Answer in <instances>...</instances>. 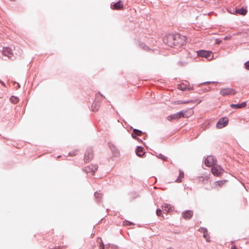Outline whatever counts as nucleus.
<instances>
[{"mask_svg":"<svg viewBox=\"0 0 249 249\" xmlns=\"http://www.w3.org/2000/svg\"><path fill=\"white\" fill-rule=\"evenodd\" d=\"M163 41L169 47H180L186 43V37L179 34H169L164 37Z\"/></svg>","mask_w":249,"mask_h":249,"instance_id":"1","label":"nucleus"},{"mask_svg":"<svg viewBox=\"0 0 249 249\" xmlns=\"http://www.w3.org/2000/svg\"><path fill=\"white\" fill-rule=\"evenodd\" d=\"M211 171L213 174L217 177L221 176L224 172V169H222L220 165H216L212 167Z\"/></svg>","mask_w":249,"mask_h":249,"instance_id":"2","label":"nucleus"},{"mask_svg":"<svg viewBox=\"0 0 249 249\" xmlns=\"http://www.w3.org/2000/svg\"><path fill=\"white\" fill-rule=\"evenodd\" d=\"M185 117L184 112L181 111L177 112L175 114L170 115L167 117V119L169 121H172L173 120H178L181 118Z\"/></svg>","mask_w":249,"mask_h":249,"instance_id":"3","label":"nucleus"},{"mask_svg":"<svg viewBox=\"0 0 249 249\" xmlns=\"http://www.w3.org/2000/svg\"><path fill=\"white\" fill-rule=\"evenodd\" d=\"M236 93L235 89L229 88L222 89L220 91V94L223 96L234 95Z\"/></svg>","mask_w":249,"mask_h":249,"instance_id":"4","label":"nucleus"},{"mask_svg":"<svg viewBox=\"0 0 249 249\" xmlns=\"http://www.w3.org/2000/svg\"><path fill=\"white\" fill-rule=\"evenodd\" d=\"M205 164L208 167H213L216 163V159L212 156H208L205 160Z\"/></svg>","mask_w":249,"mask_h":249,"instance_id":"5","label":"nucleus"},{"mask_svg":"<svg viewBox=\"0 0 249 249\" xmlns=\"http://www.w3.org/2000/svg\"><path fill=\"white\" fill-rule=\"evenodd\" d=\"M229 119L227 117L222 118L219 119L216 124V127L218 128H222L227 125Z\"/></svg>","mask_w":249,"mask_h":249,"instance_id":"6","label":"nucleus"},{"mask_svg":"<svg viewBox=\"0 0 249 249\" xmlns=\"http://www.w3.org/2000/svg\"><path fill=\"white\" fill-rule=\"evenodd\" d=\"M212 53V52L205 50H200L197 52V54L198 56L206 58H209Z\"/></svg>","mask_w":249,"mask_h":249,"instance_id":"7","label":"nucleus"},{"mask_svg":"<svg viewBox=\"0 0 249 249\" xmlns=\"http://www.w3.org/2000/svg\"><path fill=\"white\" fill-rule=\"evenodd\" d=\"M111 8L114 10H122L124 9V4L122 1L120 0L117 3H112Z\"/></svg>","mask_w":249,"mask_h":249,"instance_id":"8","label":"nucleus"},{"mask_svg":"<svg viewBox=\"0 0 249 249\" xmlns=\"http://www.w3.org/2000/svg\"><path fill=\"white\" fill-rule=\"evenodd\" d=\"M93 155L92 151L91 149H89L86 151L85 155L84 160L86 162H89L93 159Z\"/></svg>","mask_w":249,"mask_h":249,"instance_id":"9","label":"nucleus"},{"mask_svg":"<svg viewBox=\"0 0 249 249\" xmlns=\"http://www.w3.org/2000/svg\"><path fill=\"white\" fill-rule=\"evenodd\" d=\"M2 54L9 58L11 57L13 55L12 50L9 47H4L3 48Z\"/></svg>","mask_w":249,"mask_h":249,"instance_id":"10","label":"nucleus"},{"mask_svg":"<svg viewBox=\"0 0 249 249\" xmlns=\"http://www.w3.org/2000/svg\"><path fill=\"white\" fill-rule=\"evenodd\" d=\"M193 214L194 213L193 211L191 210H187L182 213L183 218L185 219H189L191 218L193 216Z\"/></svg>","mask_w":249,"mask_h":249,"instance_id":"11","label":"nucleus"},{"mask_svg":"<svg viewBox=\"0 0 249 249\" xmlns=\"http://www.w3.org/2000/svg\"><path fill=\"white\" fill-rule=\"evenodd\" d=\"M98 166L97 165H92L91 167H88L86 168V170L87 172L90 174L91 176L94 175V172L97 170Z\"/></svg>","mask_w":249,"mask_h":249,"instance_id":"12","label":"nucleus"},{"mask_svg":"<svg viewBox=\"0 0 249 249\" xmlns=\"http://www.w3.org/2000/svg\"><path fill=\"white\" fill-rule=\"evenodd\" d=\"M226 182V180H219L215 181L213 184V188H217L218 187H222Z\"/></svg>","mask_w":249,"mask_h":249,"instance_id":"13","label":"nucleus"},{"mask_svg":"<svg viewBox=\"0 0 249 249\" xmlns=\"http://www.w3.org/2000/svg\"><path fill=\"white\" fill-rule=\"evenodd\" d=\"M246 106H247L246 102H243L241 104H232L230 105L231 107L232 108H235V109L244 108L246 107Z\"/></svg>","mask_w":249,"mask_h":249,"instance_id":"14","label":"nucleus"},{"mask_svg":"<svg viewBox=\"0 0 249 249\" xmlns=\"http://www.w3.org/2000/svg\"><path fill=\"white\" fill-rule=\"evenodd\" d=\"M162 209L166 213H171L173 209V207L171 206L170 205L164 204L162 206Z\"/></svg>","mask_w":249,"mask_h":249,"instance_id":"15","label":"nucleus"},{"mask_svg":"<svg viewBox=\"0 0 249 249\" xmlns=\"http://www.w3.org/2000/svg\"><path fill=\"white\" fill-rule=\"evenodd\" d=\"M235 12L239 15L244 16L247 14V10L246 8L242 7L241 9H236Z\"/></svg>","mask_w":249,"mask_h":249,"instance_id":"16","label":"nucleus"},{"mask_svg":"<svg viewBox=\"0 0 249 249\" xmlns=\"http://www.w3.org/2000/svg\"><path fill=\"white\" fill-rule=\"evenodd\" d=\"M136 154L139 157L142 156L144 154L143 148L141 147H138L136 149Z\"/></svg>","mask_w":249,"mask_h":249,"instance_id":"17","label":"nucleus"},{"mask_svg":"<svg viewBox=\"0 0 249 249\" xmlns=\"http://www.w3.org/2000/svg\"><path fill=\"white\" fill-rule=\"evenodd\" d=\"M184 178V173L182 171H179L178 178L176 180V182L179 183L182 181V179Z\"/></svg>","mask_w":249,"mask_h":249,"instance_id":"18","label":"nucleus"},{"mask_svg":"<svg viewBox=\"0 0 249 249\" xmlns=\"http://www.w3.org/2000/svg\"><path fill=\"white\" fill-rule=\"evenodd\" d=\"M178 88L181 90H192L193 89V87H187L186 86H184V85H179L178 86Z\"/></svg>","mask_w":249,"mask_h":249,"instance_id":"19","label":"nucleus"},{"mask_svg":"<svg viewBox=\"0 0 249 249\" xmlns=\"http://www.w3.org/2000/svg\"><path fill=\"white\" fill-rule=\"evenodd\" d=\"M100 105L98 103H93L91 108L92 111H97L99 109Z\"/></svg>","mask_w":249,"mask_h":249,"instance_id":"20","label":"nucleus"},{"mask_svg":"<svg viewBox=\"0 0 249 249\" xmlns=\"http://www.w3.org/2000/svg\"><path fill=\"white\" fill-rule=\"evenodd\" d=\"M203 237L206 239L207 242H210V236L208 231L206 229H204L203 231Z\"/></svg>","mask_w":249,"mask_h":249,"instance_id":"21","label":"nucleus"},{"mask_svg":"<svg viewBox=\"0 0 249 249\" xmlns=\"http://www.w3.org/2000/svg\"><path fill=\"white\" fill-rule=\"evenodd\" d=\"M10 101L12 103L17 104L18 102V99L15 96H12L10 98Z\"/></svg>","mask_w":249,"mask_h":249,"instance_id":"22","label":"nucleus"},{"mask_svg":"<svg viewBox=\"0 0 249 249\" xmlns=\"http://www.w3.org/2000/svg\"><path fill=\"white\" fill-rule=\"evenodd\" d=\"M134 134L137 136H141L142 134V131L137 129H134L133 134H132V136L134 137Z\"/></svg>","mask_w":249,"mask_h":249,"instance_id":"23","label":"nucleus"},{"mask_svg":"<svg viewBox=\"0 0 249 249\" xmlns=\"http://www.w3.org/2000/svg\"><path fill=\"white\" fill-rule=\"evenodd\" d=\"M95 196L99 200L102 197V195L101 193L96 192L95 193Z\"/></svg>","mask_w":249,"mask_h":249,"instance_id":"24","label":"nucleus"},{"mask_svg":"<svg viewBox=\"0 0 249 249\" xmlns=\"http://www.w3.org/2000/svg\"><path fill=\"white\" fill-rule=\"evenodd\" d=\"M156 214L158 216H162V217H163V216L162 215L161 210L160 209L157 210Z\"/></svg>","mask_w":249,"mask_h":249,"instance_id":"25","label":"nucleus"},{"mask_svg":"<svg viewBox=\"0 0 249 249\" xmlns=\"http://www.w3.org/2000/svg\"><path fill=\"white\" fill-rule=\"evenodd\" d=\"M245 66L246 69L249 70V61L245 63Z\"/></svg>","mask_w":249,"mask_h":249,"instance_id":"26","label":"nucleus"},{"mask_svg":"<svg viewBox=\"0 0 249 249\" xmlns=\"http://www.w3.org/2000/svg\"><path fill=\"white\" fill-rule=\"evenodd\" d=\"M124 224L126 225H133V224L131 222H128V221H124Z\"/></svg>","mask_w":249,"mask_h":249,"instance_id":"27","label":"nucleus"},{"mask_svg":"<svg viewBox=\"0 0 249 249\" xmlns=\"http://www.w3.org/2000/svg\"><path fill=\"white\" fill-rule=\"evenodd\" d=\"M99 249H104V245L103 243H101L99 245Z\"/></svg>","mask_w":249,"mask_h":249,"instance_id":"28","label":"nucleus"},{"mask_svg":"<svg viewBox=\"0 0 249 249\" xmlns=\"http://www.w3.org/2000/svg\"><path fill=\"white\" fill-rule=\"evenodd\" d=\"M193 102V101H187L182 102L181 103H180V104H188L190 103H192Z\"/></svg>","mask_w":249,"mask_h":249,"instance_id":"29","label":"nucleus"},{"mask_svg":"<svg viewBox=\"0 0 249 249\" xmlns=\"http://www.w3.org/2000/svg\"><path fill=\"white\" fill-rule=\"evenodd\" d=\"M160 158H161L163 160H167V157H162L161 155H160Z\"/></svg>","mask_w":249,"mask_h":249,"instance_id":"30","label":"nucleus"},{"mask_svg":"<svg viewBox=\"0 0 249 249\" xmlns=\"http://www.w3.org/2000/svg\"><path fill=\"white\" fill-rule=\"evenodd\" d=\"M221 42H222V41H221V40H218V39H216V43L217 44H220V43H221Z\"/></svg>","mask_w":249,"mask_h":249,"instance_id":"31","label":"nucleus"},{"mask_svg":"<svg viewBox=\"0 0 249 249\" xmlns=\"http://www.w3.org/2000/svg\"><path fill=\"white\" fill-rule=\"evenodd\" d=\"M230 38H231V36H227L224 37V40H228V39H230Z\"/></svg>","mask_w":249,"mask_h":249,"instance_id":"32","label":"nucleus"},{"mask_svg":"<svg viewBox=\"0 0 249 249\" xmlns=\"http://www.w3.org/2000/svg\"><path fill=\"white\" fill-rule=\"evenodd\" d=\"M231 249H237V248H236V247L235 246H233Z\"/></svg>","mask_w":249,"mask_h":249,"instance_id":"33","label":"nucleus"},{"mask_svg":"<svg viewBox=\"0 0 249 249\" xmlns=\"http://www.w3.org/2000/svg\"><path fill=\"white\" fill-rule=\"evenodd\" d=\"M65 248V247H58L57 249H64Z\"/></svg>","mask_w":249,"mask_h":249,"instance_id":"34","label":"nucleus"},{"mask_svg":"<svg viewBox=\"0 0 249 249\" xmlns=\"http://www.w3.org/2000/svg\"><path fill=\"white\" fill-rule=\"evenodd\" d=\"M173 249V248H169V249Z\"/></svg>","mask_w":249,"mask_h":249,"instance_id":"35","label":"nucleus"}]
</instances>
